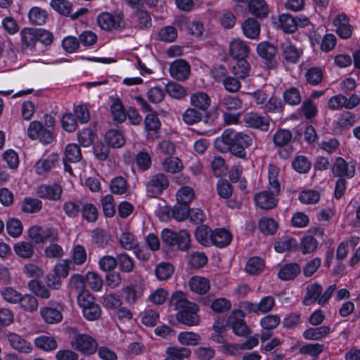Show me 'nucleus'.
Segmentation results:
<instances>
[{
  "label": "nucleus",
  "mask_w": 360,
  "mask_h": 360,
  "mask_svg": "<svg viewBox=\"0 0 360 360\" xmlns=\"http://www.w3.org/2000/svg\"><path fill=\"white\" fill-rule=\"evenodd\" d=\"M251 136L238 132L231 128L225 129L214 141L215 148L221 152L228 150L233 155L243 160L248 159L246 149L253 144Z\"/></svg>",
  "instance_id": "1"
},
{
  "label": "nucleus",
  "mask_w": 360,
  "mask_h": 360,
  "mask_svg": "<svg viewBox=\"0 0 360 360\" xmlns=\"http://www.w3.org/2000/svg\"><path fill=\"white\" fill-rule=\"evenodd\" d=\"M279 169L274 165H270L269 167V185L268 190L257 193L255 196V202L257 206L263 210H270L274 208L278 200L281 190V185L278 179Z\"/></svg>",
  "instance_id": "2"
},
{
  "label": "nucleus",
  "mask_w": 360,
  "mask_h": 360,
  "mask_svg": "<svg viewBox=\"0 0 360 360\" xmlns=\"http://www.w3.org/2000/svg\"><path fill=\"white\" fill-rule=\"evenodd\" d=\"M161 238L167 245L176 248L181 251H187L190 248L191 237L188 232L185 229L176 233L171 229H165L162 231Z\"/></svg>",
  "instance_id": "3"
},
{
  "label": "nucleus",
  "mask_w": 360,
  "mask_h": 360,
  "mask_svg": "<svg viewBox=\"0 0 360 360\" xmlns=\"http://www.w3.org/2000/svg\"><path fill=\"white\" fill-rule=\"evenodd\" d=\"M77 303L82 309L84 316L89 321H95L100 318L101 309L95 302L94 297L89 292H84L80 296H77Z\"/></svg>",
  "instance_id": "4"
},
{
  "label": "nucleus",
  "mask_w": 360,
  "mask_h": 360,
  "mask_svg": "<svg viewBox=\"0 0 360 360\" xmlns=\"http://www.w3.org/2000/svg\"><path fill=\"white\" fill-rule=\"evenodd\" d=\"M360 103L359 96L356 94H352L349 98L342 94H338L332 96L328 102V107L333 110L342 108L352 109L357 106Z\"/></svg>",
  "instance_id": "5"
},
{
  "label": "nucleus",
  "mask_w": 360,
  "mask_h": 360,
  "mask_svg": "<svg viewBox=\"0 0 360 360\" xmlns=\"http://www.w3.org/2000/svg\"><path fill=\"white\" fill-rule=\"evenodd\" d=\"M72 347L86 354H94L97 349L96 341L86 334L76 335L71 341Z\"/></svg>",
  "instance_id": "6"
},
{
  "label": "nucleus",
  "mask_w": 360,
  "mask_h": 360,
  "mask_svg": "<svg viewBox=\"0 0 360 360\" xmlns=\"http://www.w3.org/2000/svg\"><path fill=\"white\" fill-rule=\"evenodd\" d=\"M27 135L31 139H39L44 144L50 143L53 140L51 130L44 128L42 124L37 121H33L30 124Z\"/></svg>",
  "instance_id": "7"
},
{
  "label": "nucleus",
  "mask_w": 360,
  "mask_h": 360,
  "mask_svg": "<svg viewBox=\"0 0 360 360\" xmlns=\"http://www.w3.org/2000/svg\"><path fill=\"white\" fill-rule=\"evenodd\" d=\"M146 186L148 195L150 197H156L167 188L169 181L166 175L158 173L151 176Z\"/></svg>",
  "instance_id": "8"
},
{
  "label": "nucleus",
  "mask_w": 360,
  "mask_h": 360,
  "mask_svg": "<svg viewBox=\"0 0 360 360\" xmlns=\"http://www.w3.org/2000/svg\"><path fill=\"white\" fill-rule=\"evenodd\" d=\"M63 306L58 302H50L40 310L43 319L47 323H57L63 319Z\"/></svg>",
  "instance_id": "9"
},
{
  "label": "nucleus",
  "mask_w": 360,
  "mask_h": 360,
  "mask_svg": "<svg viewBox=\"0 0 360 360\" xmlns=\"http://www.w3.org/2000/svg\"><path fill=\"white\" fill-rule=\"evenodd\" d=\"M98 26L103 30L109 31L124 27L122 17L120 14H111L108 12L101 13L97 18Z\"/></svg>",
  "instance_id": "10"
},
{
  "label": "nucleus",
  "mask_w": 360,
  "mask_h": 360,
  "mask_svg": "<svg viewBox=\"0 0 360 360\" xmlns=\"http://www.w3.org/2000/svg\"><path fill=\"white\" fill-rule=\"evenodd\" d=\"M243 121L247 127L260 129L264 131L269 130L270 118L262 116L256 112H249L244 115Z\"/></svg>",
  "instance_id": "11"
},
{
  "label": "nucleus",
  "mask_w": 360,
  "mask_h": 360,
  "mask_svg": "<svg viewBox=\"0 0 360 360\" xmlns=\"http://www.w3.org/2000/svg\"><path fill=\"white\" fill-rule=\"evenodd\" d=\"M198 307L195 303H192L185 309L178 311L176 314V320L186 326H197L200 323V317L197 314Z\"/></svg>",
  "instance_id": "12"
},
{
  "label": "nucleus",
  "mask_w": 360,
  "mask_h": 360,
  "mask_svg": "<svg viewBox=\"0 0 360 360\" xmlns=\"http://www.w3.org/2000/svg\"><path fill=\"white\" fill-rule=\"evenodd\" d=\"M63 188L58 184H42L37 190V194L39 198L53 201L60 200Z\"/></svg>",
  "instance_id": "13"
},
{
  "label": "nucleus",
  "mask_w": 360,
  "mask_h": 360,
  "mask_svg": "<svg viewBox=\"0 0 360 360\" xmlns=\"http://www.w3.org/2000/svg\"><path fill=\"white\" fill-rule=\"evenodd\" d=\"M243 312L238 310L233 313L229 319L234 334L240 337H245L250 333L248 326L243 319Z\"/></svg>",
  "instance_id": "14"
},
{
  "label": "nucleus",
  "mask_w": 360,
  "mask_h": 360,
  "mask_svg": "<svg viewBox=\"0 0 360 360\" xmlns=\"http://www.w3.org/2000/svg\"><path fill=\"white\" fill-rule=\"evenodd\" d=\"M250 52L247 43L240 39H234L229 43V54L236 60H245Z\"/></svg>",
  "instance_id": "15"
},
{
  "label": "nucleus",
  "mask_w": 360,
  "mask_h": 360,
  "mask_svg": "<svg viewBox=\"0 0 360 360\" xmlns=\"http://www.w3.org/2000/svg\"><path fill=\"white\" fill-rule=\"evenodd\" d=\"M176 25L181 29L187 30L193 36L200 37L204 31V25L199 20H189L186 16H180L176 20Z\"/></svg>",
  "instance_id": "16"
},
{
  "label": "nucleus",
  "mask_w": 360,
  "mask_h": 360,
  "mask_svg": "<svg viewBox=\"0 0 360 360\" xmlns=\"http://www.w3.org/2000/svg\"><path fill=\"white\" fill-rule=\"evenodd\" d=\"M333 174L340 178H352L355 174V167L349 165L343 158H338L332 167Z\"/></svg>",
  "instance_id": "17"
},
{
  "label": "nucleus",
  "mask_w": 360,
  "mask_h": 360,
  "mask_svg": "<svg viewBox=\"0 0 360 360\" xmlns=\"http://www.w3.org/2000/svg\"><path fill=\"white\" fill-rule=\"evenodd\" d=\"M333 24L336 27V33L342 39H347L351 37L352 34V27L349 25V18L344 14L338 15L333 20Z\"/></svg>",
  "instance_id": "18"
},
{
  "label": "nucleus",
  "mask_w": 360,
  "mask_h": 360,
  "mask_svg": "<svg viewBox=\"0 0 360 360\" xmlns=\"http://www.w3.org/2000/svg\"><path fill=\"white\" fill-rule=\"evenodd\" d=\"M190 65L184 60H174L170 65L169 72L171 76L179 81H184L190 75Z\"/></svg>",
  "instance_id": "19"
},
{
  "label": "nucleus",
  "mask_w": 360,
  "mask_h": 360,
  "mask_svg": "<svg viewBox=\"0 0 360 360\" xmlns=\"http://www.w3.org/2000/svg\"><path fill=\"white\" fill-rule=\"evenodd\" d=\"M282 56L287 63H297L302 54V51L290 41L281 44Z\"/></svg>",
  "instance_id": "20"
},
{
  "label": "nucleus",
  "mask_w": 360,
  "mask_h": 360,
  "mask_svg": "<svg viewBox=\"0 0 360 360\" xmlns=\"http://www.w3.org/2000/svg\"><path fill=\"white\" fill-rule=\"evenodd\" d=\"M6 337L11 346L14 349L21 353L28 354L31 352L32 349L31 343L25 340L20 335L16 333H10Z\"/></svg>",
  "instance_id": "21"
},
{
  "label": "nucleus",
  "mask_w": 360,
  "mask_h": 360,
  "mask_svg": "<svg viewBox=\"0 0 360 360\" xmlns=\"http://www.w3.org/2000/svg\"><path fill=\"white\" fill-rule=\"evenodd\" d=\"M58 161V155L56 153L50 154L46 158L38 160L34 169L37 174L43 175L50 172Z\"/></svg>",
  "instance_id": "22"
},
{
  "label": "nucleus",
  "mask_w": 360,
  "mask_h": 360,
  "mask_svg": "<svg viewBox=\"0 0 360 360\" xmlns=\"http://www.w3.org/2000/svg\"><path fill=\"white\" fill-rule=\"evenodd\" d=\"M191 290L199 295H204L208 292L210 288V281L200 276H192L188 281Z\"/></svg>",
  "instance_id": "23"
},
{
  "label": "nucleus",
  "mask_w": 360,
  "mask_h": 360,
  "mask_svg": "<svg viewBox=\"0 0 360 360\" xmlns=\"http://www.w3.org/2000/svg\"><path fill=\"white\" fill-rule=\"evenodd\" d=\"M164 212L167 218H174L178 221L186 219L190 213V209L187 205L179 203L172 208H167Z\"/></svg>",
  "instance_id": "24"
},
{
  "label": "nucleus",
  "mask_w": 360,
  "mask_h": 360,
  "mask_svg": "<svg viewBox=\"0 0 360 360\" xmlns=\"http://www.w3.org/2000/svg\"><path fill=\"white\" fill-rule=\"evenodd\" d=\"M145 127L148 131V136L151 138H157L158 132L160 128V122L155 112L151 111L148 113L144 120Z\"/></svg>",
  "instance_id": "25"
},
{
  "label": "nucleus",
  "mask_w": 360,
  "mask_h": 360,
  "mask_svg": "<svg viewBox=\"0 0 360 360\" xmlns=\"http://www.w3.org/2000/svg\"><path fill=\"white\" fill-rule=\"evenodd\" d=\"M306 290L307 293L303 300V304L306 306H309L316 302L319 303L322 292V286L317 283H314L308 285Z\"/></svg>",
  "instance_id": "26"
},
{
  "label": "nucleus",
  "mask_w": 360,
  "mask_h": 360,
  "mask_svg": "<svg viewBox=\"0 0 360 360\" xmlns=\"http://www.w3.org/2000/svg\"><path fill=\"white\" fill-rule=\"evenodd\" d=\"M69 261L72 264L80 266L87 259V252L85 248L80 244H75L71 250Z\"/></svg>",
  "instance_id": "27"
},
{
  "label": "nucleus",
  "mask_w": 360,
  "mask_h": 360,
  "mask_svg": "<svg viewBox=\"0 0 360 360\" xmlns=\"http://www.w3.org/2000/svg\"><path fill=\"white\" fill-rule=\"evenodd\" d=\"M191 104L195 108L205 111L211 105L210 96L205 92L198 91L191 96Z\"/></svg>",
  "instance_id": "28"
},
{
  "label": "nucleus",
  "mask_w": 360,
  "mask_h": 360,
  "mask_svg": "<svg viewBox=\"0 0 360 360\" xmlns=\"http://www.w3.org/2000/svg\"><path fill=\"white\" fill-rule=\"evenodd\" d=\"M257 52L261 58L272 63L276 58L277 49L271 44L263 41L257 45Z\"/></svg>",
  "instance_id": "29"
},
{
  "label": "nucleus",
  "mask_w": 360,
  "mask_h": 360,
  "mask_svg": "<svg viewBox=\"0 0 360 360\" xmlns=\"http://www.w3.org/2000/svg\"><path fill=\"white\" fill-rule=\"evenodd\" d=\"M169 306L173 308L174 310L180 311L185 309L187 307L191 304L193 302H189L187 300L186 295L181 291H176L174 292L169 299Z\"/></svg>",
  "instance_id": "30"
},
{
  "label": "nucleus",
  "mask_w": 360,
  "mask_h": 360,
  "mask_svg": "<svg viewBox=\"0 0 360 360\" xmlns=\"http://www.w3.org/2000/svg\"><path fill=\"white\" fill-rule=\"evenodd\" d=\"M301 272L300 266L296 263L283 265L278 273V276L283 281H290L295 278Z\"/></svg>",
  "instance_id": "31"
},
{
  "label": "nucleus",
  "mask_w": 360,
  "mask_h": 360,
  "mask_svg": "<svg viewBox=\"0 0 360 360\" xmlns=\"http://www.w3.org/2000/svg\"><path fill=\"white\" fill-rule=\"evenodd\" d=\"M330 333V327L323 326L316 328H309L304 330L303 337L309 340H319L326 337Z\"/></svg>",
  "instance_id": "32"
},
{
  "label": "nucleus",
  "mask_w": 360,
  "mask_h": 360,
  "mask_svg": "<svg viewBox=\"0 0 360 360\" xmlns=\"http://www.w3.org/2000/svg\"><path fill=\"white\" fill-rule=\"evenodd\" d=\"M244 35L252 39H257L260 32V25L257 20L254 18H248L242 25Z\"/></svg>",
  "instance_id": "33"
},
{
  "label": "nucleus",
  "mask_w": 360,
  "mask_h": 360,
  "mask_svg": "<svg viewBox=\"0 0 360 360\" xmlns=\"http://www.w3.org/2000/svg\"><path fill=\"white\" fill-rule=\"evenodd\" d=\"M231 233L223 229H217L210 235V240L213 244L221 248L228 245L231 241Z\"/></svg>",
  "instance_id": "34"
},
{
  "label": "nucleus",
  "mask_w": 360,
  "mask_h": 360,
  "mask_svg": "<svg viewBox=\"0 0 360 360\" xmlns=\"http://www.w3.org/2000/svg\"><path fill=\"white\" fill-rule=\"evenodd\" d=\"M48 18L46 10L38 7H32L28 13V19L31 24L36 25H42L45 24Z\"/></svg>",
  "instance_id": "35"
},
{
  "label": "nucleus",
  "mask_w": 360,
  "mask_h": 360,
  "mask_svg": "<svg viewBox=\"0 0 360 360\" xmlns=\"http://www.w3.org/2000/svg\"><path fill=\"white\" fill-rule=\"evenodd\" d=\"M248 8L250 13L258 18H265L269 13L268 6L264 0H250Z\"/></svg>",
  "instance_id": "36"
},
{
  "label": "nucleus",
  "mask_w": 360,
  "mask_h": 360,
  "mask_svg": "<svg viewBox=\"0 0 360 360\" xmlns=\"http://www.w3.org/2000/svg\"><path fill=\"white\" fill-rule=\"evenodd\" d=\"M134 20L136 22V27L140 30L148 29L152 25L150 15L143 10H137L135 11Z\"/></svg>",
  "instance_id": "37"
},
{
  "label": "nucleus",
  "mask_w": 360,
  "mask_h": 360,
  "mask_svg": "<svg viewBox=\"0 0 360 360\" xmlns=\"http://www.w3.org/2000/svg\"><path fill=\"white\" fill-rule=\"evenodd\" d=\"M278 26L286 33H293L297 30L295 18L288 13L278 17Z\"/></svg>",
  "instance_id": "38"
},
{
  "label": "nucleus",
  "mask_w": 360,
  "mask_h": 360,
  "mask_svg": "<svg viewBox=\"0 0 360 360\" xmlns=\"http://www.w3.org/2000/svg\"><path fill=\"white\" fill-rule=\"evenodd\" d=\"M163 169L169 173L175 174L180 172L184 165L181 160L177 157H168L162 162Z\"/></svg>",
  "instance_id": "39"
},
{
  "label": "nucleus",
  "mask_w": 360,
  "mask_h": 360,
  "mask_svg": "<svg viewBox=\"0 0 360 360\" xmlns=\"http://www.w3.org/2000/svg\"><path fill=\"white\" fill-rule=\"evenodd\" d=\"M167 357L165 360H184L188 358L191 352L186 347H169L166 350Z\"/></svg>",
  "instance_id": "40"
},
{
  "label": "nucleus",
  "mask_w": 360,
  "mask_h": 360,
  "mask_svg": "<svg viewBox=\"0 0 360 360\" xmlns=\"http://www.w3.org/2000/svg\"><path fill=\"white\" fill-rule=\"evenodd\" d=\"M13 249L18 256L24 259L31 258L34 252L33 245L26 241L17 243Z\"/></svg>",
  "instance_id": "41"
},
{
  "label": "nucleus",
  "mask_w": 360,
  "mask_h": 360,
  "mask_svg": "<svg viewBox=\"0 0 360 360\" xmlns=\"http://www.w3.org/2000/svg\"><path fill=\"white\" fill-rule=\"evenodd\" d=\"M283 98L285 103L292 106L299 105L302 101L300 91L296 87H290L285 90Z\"/></svg>",
  "instance_id": "42"
},
{
  "label": "nucleus",
  "mask_w": 360,
  "mask_h": 360,
  "mask_svg": "<svg viewBox=\"0 0 360 360\" xmlns=\"http://www.w3.org/2000/svg\"><path fill=\"white\" fill-rule=\"evenodd\" d=\"M110 190L116 195L127 193L129 186L127 179L121 176L113 178L110 182Z\"/></svg>",
  "instance_id": "43"
},
{
  "label": "nucleus",
  "mask_w": 360,
  "mask_h": 360,
  "mask_svg": "<svg viewBox=\"0 0 360 360\" xmlns=\"http://www.w3.org/2000/svg\"><path fill=\"white\" fill-rule=\"evenodd\" d=\"M107 143L112 148H121L125 143L123 135L117 130H109L105 135Z\"/></svg>",
  "instance_id": "44"
},
{
  "label": "nucleus",
  "mask_w": 360,
  "mask_h": 360,
  "mask_svg": "<svg viewBox=\"0 0 360 360\" xmlns=\"http://www.w3.org/2000/svg\"><path fill=\"white\" fill-rule=\"evenodd\" d=\"M35 346L44 351H51L57 348V342L53 337L41 335L34 340Z\"/></svg>",
  "instance_id": "45"
},
{
  "label": "nucleus",
  "mask_w": 360,
  "mask_h": 360,
  "mask_svg": "<svg viewBox=\"0 0 360 360\" xmlns=\"http://www.w3.org/2000/svg\"><path fill=\"white\" fill-rule=\"evenodd\" d=\"M236 65L232 67V73L238 79H245L250 75V65L246 60H236Z\"/></svg>",
  "instance_id": "46"
},
{
  "label": "nucleus",
  "mask_w": 360,
  "mask_h": 360,
  "mask_svg": "<svg viewBox=\"0 0 360 360\" xmlns=\"http://www.w3.org/2000/svg\"><path fill=\"white\" fill-rule=\"evenodd\" d=\"M174 271L173 265L169 262H161L155 268V275L158 280L165 281L171 277Z\"/></svg>",
  "instance_id": "47"
},
{
  "label": "nucleus",
  "mask_w": 360,
  "mask_h": 360,
  "mask_svg": "<svg viewBox=\"0 0 360 360\" xmlns=\"http://www.w3.org/2000/svg\"><path fill=\"white\" fill-rule=\"evenodd\" d=\"M82 159V153L79 147L76 143H69L65 150L63 161L77 162Z\"/></svg>",
  "instance_id": "48"
},
{
  "label": "nucleus",
  "mask_w": 360,
  "mask_h": 360,
  "mask_svg": "<svg viewBox=\"0 0 360 360\" xmlns=\"http://www.w3.org/2000/svg\"><path fill=\"white\" fill-rule=\"evenodd\" d=\"M292 134L290 131L286 129L278 130L273 136V141L277 147L287 146L292 140Z\"/></svg>",
  "instance_id": "49"
},
{
  "label": "nucleus",
  "mask_w": 360,
  "mask_h": 360,
  "mask_svg": "<svg viewBox=\"0 0 360 360\" xmlns=\"http://www.w3.org/2000/svg\"><path fill=\"white\" fill-rule=\"evenodd\" d=\"M69 289L71 291L77 292V296H80L84 292H89L85 290L84 278L79 274H74L70 277L69 281Z\"/></svg>",
  "instance_id": "50"
},
{
  "label": "nucleus",
  "mask_w": 360,
  "mask_h": 360,
  "mask_svg": "<svg viewBox=\"0 0 360 360\" xmlns=\"http://www.w3.org/2000/svg\"><path fill=\"white\" fill-rule=\"evenodd\" d=\"M296 240L291 238H282L278 240L274 245V248L278 252H284L285 251L292 250L297 247Z\"/></svg>",
  "instance_id": "51"
},
{
  "label": "nucleus",
  "mask_w": 360,
  "mask_h": 360,
  "mask_svg": "<svg viewBox=\"0 0 360 360\" xmlns=\"http://www.w3.org/2000/svg\"><path fill=\"white\" fill-rule=\"evenodd\" d=\"M221 106L226 110H236L240 109L243 105V101L238 96H232L230 95L225 96L220 101Z\"/></svg>",
  "instance_id": "52"
},
{
  "label": "nucleus",
  "mask_w": 360,
  "mask_h": 360,
  "mask_svg": "<svg viewBox=\"0 0 360 360\" xmlns=\"http://www.w3.org/2000/svg\"><path fill=\"white\" fill-rule=\"evenodd\" d=\"M81 206L82 203L79 200H68L63 203V210L68 217L74 219L79 216L81 211Z\"/></svg>",
  "instance_id": "53"
},
{
  "label": "nucleus",
  "mask_w": 360,
  "mask_h": 360,
  "mask_svg": "<svg viewBox=\"0 0 360 360\" xmlns=\"http://www.w3.org/2000/svg\"><path fill=\"white\" fill-rule=\"evenodd\" d=\"M195 196L194 191L189 186H182L176 193L178 203L187 205L191 202Z\"/></svg>",
  "instance_id": "54"
},
{
  "label": "nucleus",
  "mask_w": 360,
  "mask_h": 360,
  "mask_svg": "<svg viewBox=\"0 0 360 360\" xmlns=\"http://www.w3.org/2000/svg\"><path fill=\"white\" fill-rule=\"evenodd\" d=\"M82 217L88 222H94L97 220L98 212L96 207L92 203L82 204Z\"/></svg>",
  "instance_id": "55"
},
{
  "label": "nucleus",
  "mask_w": 360,
  "mask_h": 360,
  "mask_svg": "<svg viewBox=\"0 0 360 360\" xmlns=\"http://www.w3.org/2000/svg\"><path fill=\"white\" fill-rule=\"evenodd\" d=\"M42 207L41 200L36 198H26L22 203L21 210L26 213H34L39 212Z\"/></svg>",
  "instance_id": "56"
},
{
  "label": "nucleus",
  "mask_w": 360,
  "mask_h": 360,
  "mask_svg": "<svg viewBox=\"0 0 360 360\" xmlns=\"http://www.w3.org/2000/svg\"><path fill=\"white\" fill-rule=\"evenodd\" d=\"M264 261L259 257H254L248 261L245 270L248 274L255 275L259 274L264 269Z\"/></svg>",
  "instance_id": "57"
},
{
  "label": "nucleus",
  "mask_w": 360,
  "mask_h": 360,
  "mask_svg": "<svg viewBox=\"0 0 360 360\" xmlns=\"http://www.w3.org/2000/svg\"><path fill=\"white\" fill-rule=\"evenodd\" d=\"M20 34L22 42L27 47L32 48L37 41V29L25 28Z\"/></svg>",
  "instance_id": "58"
},
{
  "label": "nucleus",
  "mask_w": 360,
  "mask_h": 360,
  "mask_svg": "<svg viewBox=\"0 0 360 360\" xmlns=\"http://www.w3.org/2000/svg\"><path fill=\"white\" fill-rule=\"evenodd\" d=\"M29 289L37 296L48 299L50 297L49 290L37 280H32L28 283Z\"/></svg>",
  "instance_id": "59"
},
{
  "label": "nucleus",
  "mask_w": 360,
  "mask_h": 360,
  "mask_svg": "<svg viewBox=\"0 0 360 360\" xmlns=\"http://www.w3.org/2000/svg\"><path fill=\"white\" fill-rule=\"evenodd\" d=\"M51 8L61 15H69L72 11V4L67 0H51Z\"/></svg>",
  "instance_id": "60"
},
{
  "label": "nucleus",
  "mask_w": 360,
  "mask_h": 360,
  "mask_svg": "<svg viewBox=\"0 0 360 360\" xmlns=\"http://www.w3.org/2000/svg\"><path fill=\"white\" fill-rule=\"evenodd\" d=\"M103 214L107 217H112L115 214L114 198L112 195L108 194L101 200Z\"/></svg>",
  "instance_id": "61"
},
{
  "label": "nucleus",
  "mask_w": 360,
  "mask_h": 360,
  "mask_svg": "<svg viewBox=\"0 0 360 360\" xmlns=\"http://www.w3.org/2000/svg\"><path fill=\"white\" fill-rule=\"evenodd\" d=\"M22 224L18 219L12 218L8 220L6 230L9 236L17 238L22 234Z\"/></svg>",
  "instance_id": "62"
},
{
  "label": "nucleus",
  "mask_w": 360,
  "mask_h": 360,
  "mask_svg": "<svg viewBox=\"0 0 360 360\" xmlns=\"http://www.w3.org/2000/svg\"><path fill=\"white\" fill-rule=\"evenodd\" d=\"M187 259L189 265L196 269L203 266L207 262L206 255L200 252H191L188 255Z\"/></svg>",
  "instance_id": "63"
},
{
  "label": "nucleus",
  "mask_w": 360,
  "mask_h": 360,
  "mask_svg": "<svg viewBox=\"0 0 360 360\" xmlns=\"http://www.w3.org/2000/svg\"><path fill=\"white\" fill-rule=\"evenodd\" d=\"M0 295L7 302L11 304L18 303L21 294L11 287H4L0 290Z\"/></svg>",
  "instance_id": "64"
}]
</instances>
